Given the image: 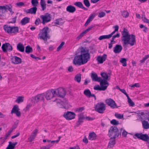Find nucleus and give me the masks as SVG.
Segmentation results:
<instances>
[{"instance_id": "obj_7", "label": "nucleus", "mask_w": 149, "mask_h": 149, "mask_svg": "<svg viewBox=\"0 0 149 149\" xmlns=\"http://www.w3.org/2000/svg\"><path fill=\"white\" fill-rule=\"evenodd\" d=\"M100 87L98 85H95L94 87V89L96 90L105 91L109 85V83H108L106 81H102L99 82Z\"/></svg>"}, {"instance_id": "obj_2", "label": "nucleus", "mask_w": 149, "mask_h": 149, "mask_svg": "<svg viewBox=\"0 0 149 149\" xmlns=\"http://www.w3.org/2000/svg\"><path fill=\"white\" fill-rule=\"evenodd\" d=\"M121 34V40L123 46L128 44L133 46L135 44L136 40L135 36L133 34H130L127 29L124 28Z\"/></svg>"}, {"instance_id": "obj_18", "label": "nucleus", "mask_w": 149, "mask_h": 149, "mask_svg": "<svg viewBox=\"0 0 149 149\" xmlns=\"http://www.w3.org/2000/svg\"><path fill=\"white\" fill-rule=\"evenodd\" d=\"M84 113H80L78 115V120L76 123V126L78 127L83 122V120L85 118Z\"/></svg>"}, {"instance_id": "obj_50", "label": "nucleus", "mask_w": 149, "mask_h": 149, "mask_svg": "<svg viewBox=\"0 0 149 149\" xmlns=\"http://www.w3.org/2000/svg\"><path fill=\"white\" fill-rule=\"evenodd\" d=\"M110 123L113 125H117L119 124V122L115 119H113L111 120Z\"/></svg>"}, {"instance_id": "obj_44", "label": "nucleus", "mask_w": 149, "mask_h": 149, "mask_svg": "<svg viewBox=\"0 0 149 149\" xmlns=\"http://www.w3.org/2000/svg\"><path fill=\"white\" fill-rule=\"evenodd\" d=\"M24 97L23 96H19L17 97V99L15 100V102L19 103L23 102L24 101Z\"/></svg>"}, {"instance_id": "obj_22", "label": "nucleus", "mask_w": 149, "mask_h": 149, "mask_svg": "<svg viewBox=\"0 0 149 149\" xmlns=\"http://www.w3.org/2000/svg\"><path fill=\"white\" fill-rule=\"evenodd\" d=\"M12 62L14 64H18L22 62V60L19 57L17 56H14L11 59Z\"/></svg>"}, {"instance_id": "obj_60", "label": "nucleus", "mask_w": 149, "mask_h": 149, "mask_svg": "<svg viewBox=\"0 0 149 149\" xmlns=\"http://www.w3.org/2000/svg\"><path fill=\"white\" fill-rule=\"evenodd\" d=\"M116 43V41H112V40H111V42L109 44V48L110 49H111L112 47L113 44H115Z\"/></svg>"}, {"instance_id": "obj_3", "label": "nucleus", "mask_w": 149, "mask_h": 149, "mask_svg": "<svg viewBox=\"0 0 149 149\" xmlns=\"http://www.w3.org/2000/svg\"><path fill=\"white\" fill-rule=\"evenodd\" d=\"M122 130V128L119 130L117 127L112 126L109 130L108 135L111 138L116 139L121 135Z\"/></svg>"}, {"instance_id": "obj_51", "label": "nucleus", "mask_w": 149, "mask_h": 149, "mask_svg": "<svg viewBox=\"0 0 149 149\" xmlns=\"http://www.w3.org/2000/svg\"><path fill=\"white\" fill-rule=\"evenodd\" d=\"M12 132V130H10L6 134L4 139L3 142H4L5 140L7 138L10 136L11 133Z\"/></svg>"}, {"instance_id": "obj_39", "label": "nucleus", "mask_w": 149, "mask_h": 149, "mask_svg": "<svg viewBox=\"0 0 149 149\" xmlns=\"http://www.w3.org/2000/svg\"><path fill=\"white\" fill-rule=\"evenodd\" d=\"M127 59L124 58H121L120 61V63L122 64L123 66L125 67L127 66Z\"/></svg>"}, {"instance_id": "obj_41", "label": "nucleus", "mask_w": 149, "mask_h": 149, "mask_svg": "<svg viewBox=\"0 0 149 149\" xmlns=\"http://www.w3.org/2000/svg\"><path fill=\"white\" fill-rule=\"evenodd\" d=\"M84 94L88 97H90V95H91V93L90 91L88 89L84 90Z\"/></svg>"}, {"instance_id": "obj_17", "label": "nucleus", "mask_w": 149, "mask_h": 149, "mask_svg": "<svg viewBox=\"0 0 149 149\" xmlns=\"http://www.w3.org/2000/svg\"><path fill=\"white\" fill-rule=\"evenodd\" d=\"M19 106L17 105H15L14 106L11 111V113L15 114L17 116L20 117L21 115L20 112L19 111Z\"/></svg>"}, {"instance_id": "obj_11", "label": "nucleus", "mask_w": 149, "mask_h": 149, "mask_svg": "<svg viewBox=\"0 0 149 149\" xmlns=\"http://www.w3.org/2000/svg\"><path fill=\"white\" fill-rule=\"evenodd\" d=\"M134 136L139 139L145 141H148L149 140V137L146 134H143L142 133H136L135 134L134 136V138H135Z\"/></svg>"}, {"instance_id": "obj_12", "label": "nucleus", "mask_w": 149, "mask_h": 149, "mask_svg": "<svg viewBox=\"0 0 149 149\" xmlns=\"http://www.w3.org/2000/svg\"><path fill=\"white\" fill-rule=\"evenodd\" d=\"M1 48L3 52L6 53L7 51L11 52L13 50L12 46L9 43H5L2 45Z\"/></svg>"}, {"instance_id": "obj_13", "label": "nucleus", "mask_w": 149, "mask_h": 149, "mask_svg": "<svg viewBox=\"0 0 149 149\" xmlns=\"http://www.w3.org/2000/svg\"><path fill=\"white\" fill-rule=\"evenodd\" d=\"M54 89H52L47 91L46 93L45 97L47 100H50L52 99L55 96V94Z\"/></svg>"}, {"instance_id": "obj_38", "label": "nucleus", "mask_w": 149, "mask_h": 149, "mask_svg": "<svg viewBox=\"0 0 149 149\" xmlns=\"http://www.w3.org/2000/svg\"><path fill=\"white\" fill-rule=\"evenodd\" d=\"M115 29V30L112 32L110 34H109V36L111 38L112 36L116 32H118L119 29V26L118 25H116L113 27Z\"/></svg>"}, {"instance_id": "obj_46", "label": "nucleus", "mask_w": 149, "mask_h": 149, "mask_svg": "<svg viewBox=\"0 0 149 149\" xmlns=\"http://www.w3.org/2000/svg\"><path fill=\"white\" fill-rule=\"evenodd\" d=\"M128 99V102L130 106L131 107H133L134 105V102L132 101L131 99L130 98L129 96H128L127 97Z\"/></svg>"}, {"instance_id": "obj_35", "label": "nucleus", "mask_w": 149, "mask_h": 149, "mask_svg": "<svg viewBox=\"0 0 149 149\" xmlns=\"http://www.w3.org/2000/svg\"><path fill=\"white\" fill-rule=\"evenodd\" d=\"M40 4L42 10H45L46 8V4L45 0H40Z\"/></svg>"}, {"instance_id": "obj_20", "label": "nucleus", "mask_w": 149, "mask_h": 149, "mask_svg": "<svg viewBox=\"0 0 149 149\" xmlns=\"http://www.w3.org/2000/svg\"><path fill=\"white\" fill-rule=\"evenodd\" d=\"M107 55L105 54H104L102 56H98L97 58V60L99 63H102L107 59Z\"/></svg>"}, {"instance_id": "obj_34", "label": "nucleus", "mask_w": 149, "mask_h": 149, "mask_svg": "<svg viewBox=\"0 0 149 149\" xmlns=\"http://www.w3.org/2000/svg\"><path fill=\"white\" fill-rule=\"evenodd\" d=\"M94 27V26L93 25H91L87 29L83 31L80 34L83 37L85 35V34L88 32L90 30H91Z\"/></svg>"}, {"instance_id": "obj_57", "label": "nucleus", "mask_w": 149, "mask_h": 149, "mask_svg": "<svg viewBox=\"0 0 149 149\" xmlns=\"http://www.w3.org/2000/svg\"><path fill=\"white\" fill-rule=\"evenodd\" d=\"M16 5L18 7H21L23 6H24V3L22 2H20L18 3H17L16 4Z\"/></svg>"}, {"instance_id": "obj_26", "label": "nucleus", "mask_w": 149, "mask_h": 149, "mask_svg": "<svg viewBox=\"0 0 149 149\" xmlns=\"http://www.w3.org/2000/svg\"><path fill=\"white\" fill-rule=\"evenodd\" d=\"M37 8L36 7H33L29 9L26 10L27 13H31L35 14L37 10Z\"/></svg>"}, {"instance_id": "obj_47", "label": "nucleus", "mask_w": 149, "mask_h": 149, "mask_svg": "<svg viewBox=\"0 0 149 149\" xmlns=\"http://www.w3.org/2000/svg\"><path fill=\"white\" fill-rule=\"evenodd\" d=\"M31 3L34 7H36L38 5L39 3L38 0H31Z\"/></svg>"}, {"instance_id": "obj_55", "label": "nucleus", "mask_w": 149, "mask_h": 149, "mask_svg": "<svg viewBox=\"0 0 149 149\" xmlns=\"http://www.w3.org/2000/svg\"><path fill=\"white\" fill-rule=\"evenodd\" d=\"M17 18V16H16L12 18V21L8 22V24L15 23L16 22Z\"/></svg>"}, {"instance_id": "obj_1", "label": "nucleus", "mask_w": 149, "mask_h": 149, "mask_svg": "<svg viewBox=\"0 0 149 149\" xmlns=\"http://www.w3.org/2000/svg\"><path fill=\"white\" fill-rule=\"evenodd\" d=\"M90 59V54L89 50L81 47L80 54L74 57L73 63L75 65H80L87 63Z\"/></svg>"}, {"instance_id": "obj_63", "label": "nucleus", "mask_w": 149, "mask_h": 149, "mask_svg": "<svg viewBox=\"0 0 149 149\" xmlns=\"http://www.w3.org/2000/svg\"><path fill=\"white\" fill-rule=\"evenodd\" d=\"M128 133L125 130H124L122 133V136L124 137H126Z\"/></svg>"}, {"instance_id": "obj_24", "label": "nucleus", "mask_w": 149, "mask_h": 149, "mask_svg": "<svg viewBox=\"0 0 149 149\" xmlns=\"http://www.w3.org/2000/svg\"><path fill=\"white\" fill-rule=\"evenodd\" d=\"M101 75L103 78V79L101 78V80L100 82L105 81L109 83L107 81L109 80L110 77H109L107 74L105 72H102L101 73Z\"/></svg>"}, {"instance_id": "obj_64", "label": "nucleus", "mask_w": 149, "mask_h": 149, "mask_svg": "<svg viewBox=\"0 0 149 149\" xmlns=\"http://www.w3.org/2000/svg\"><path fill=\"white\" fill-rule=\"evenodd\" d=\"M143 21L144 22L149 24V19H147L146 17H144L143 19H142Z\"/></svg>"}, {"instance_id": "obj_59", "label": "nucleus", "mask_w": 149, "mask_h": 149, "mask_svg": "<svg viewBox=\"0 0 149 149\" xmlns=\"http://www.w3.org/2000/svg\"><path fill=\"white\" fill-rule=\"evenodd\" d=\"M106 14L103 12L99 13L98 17L100 18L102 17L105 15Z\"/></svg>"}, {"instance_id": "obj_8", "label": "nucleus", "mask_w": 149, "mask_h": 149, "mask_svg": "<svg viewBox=\"0 0 149 149\" xmlns=\"http://www.w3.org/2000/svg\"><path fill=\"white\" fill-rule=\"evenodd\" d=\"M55 95L58 97L63 98L66 94L65 89L62 87L54 89Z\"/></svg>"}, {"instance_id": "obj_61", "label": "nucleus", "mask_w": 149, "mask_h": 149, "mask_svg": "<svg viewBox=\"0 0 149 149\" xmlns=\"http://www.w3.org/2000/svg\"><path fill=\"white\" fill-rule=\"evenodd\" d=\"M119 90L120 91H121L125 95H126V96H127V97L128 96V95L126 93L125 90L124 89H121L120 88H119Z\"/></svg>"}, {"instance_id": "obj_32", "label": "nucleus", "mask_w": 149, "mask_h": 149, "mask_svg": "<svg viewBox=\"0 0 149 149\" xmlns=\"http://www.w3.org/2000/svg\"><path fill=\"white\" fill-rule=\"evenodd\" d=\"M96 134L94 132H93L89 134L88 138L90 140H93L96 139Z\"/></svg>"}, {"instance_id": "obj_56", "label": "nucleus", "mask_w": 149, "mask_h": 149, "mask_svg": "<svg viewBox=\"0 0 149 149\" xmlns=\"http://www.w3.org/2000/svg\"><path fill=\"white\" fill-rule=\"evenodd\" d=\"M64 44V42H62L61 43L60 45L57 48V51H59L62 48Z\"/></svg>"}, {"instance_id": "obj_15", "label": "nucleus", "mask_w": 149, "mask_h": 149, "mask_svg": "<svg viewBox=\"0 0 149 149\" xmlns=\"http://www.w3.org/2000/svg\"><path fill=\"white\" fill-rule=\"evenodd\" d=\"M42 19V23L44 24L45 23H47L50 21L51 20V16L50 14L47 13L44 15H41L40 16Z\"/></svg>"}, {"instance_id": "obj_49", "label": "nucleus", "mask_w": 149, "mask_h": 149, "mask_svg": "<svg viewBox=\"0 0 149 149\" xmlns=\"http://www.w3.org/2000/svg\"><path fill=\"white\" fill-rule=\"evenodd\" d=\"M83 2L85 6L88 8L90 6V4L88 0H84Z\"/></svg>"}, {"instance_id": "obj_36", "label": "nucleus", "mask_w": 149, "mask_h": 149, "mask_svg": "<svg viewBox=\"0 0 149 149\" xmlns=\"http://www.w3.org/2000/svg\"><path fill=\"white\" fill-rule=\"evenodd\" d=\"M142 124L143 128L145 129L149 128V124L148 121L144 120L142 122Z\"/></svg>"}, {"instance_id": "obj_6", "label": "nucleus", "mask_w": 149, "mask_h": 149, "mask_svg": "<svg viewBox=\"0 0 149 149\" xmlns=\"http://www.w3.org/2000/svg\"><path fill=\"white\" fill-rule=\"evenodd\" d=\"M3 29L5 31L8 33H16L19 31V28L17 26H10L5 25L3 26Z\"/></svg>"}, {"instance_id": "obj_30", "label": "nucleus", "mask_w": 149, "mask_h": 149, "mask_svg": "<svg viewBox=\"0 0 149 149\" xmlns=\"http://www.w3.org/2000/svg\"><path fill=\"white\" fill-rule=\"evenodd\" d=\"M17 143V142L13 143L11 141L9 142V145L6 149H14Z\"/></svg>"}, {"instance_id": "obj_19", "label": "nucleus", "mask_w": 149, "mask_h": 149, "mask_svg": "<svg viewBox=\"0 0 149 149\" xmlns=\"http://www.w3.org/2000/svg\"><path fill=\"white\" fill-rule=\"evenodd\" d=\"M38 130L37 129H35L29 137L28 138L29 141L31 142L35 138L38 133Z\"/></svg>"}, {"instance_id": "obj_43", "label": "nucleus", "mask_w": 149, "mask_h": 149, "mask_svg": "<svg viewBox=\"0 0 149 149\" xmlns=\"http://www.w3.org/2000/svg\"><path fill=\"white\" fill-rule=\"evenodd\" d=\"M19 123V121L18 120H17L16 122H15L13 125L11 129H10V130H12V131L13 132V131L17 127Z\"/></svg>"}, {"instance_id": "obj_23", "label": "nucleus", "mask_w": 149, "mask_h": 149, "mask_svg": "<svg viewBox=\"0 0 149 149\" xmlns=\"http://www.w3.org/2000/svg\"><path fill=\"white\" fill-rule=\"evenodd\" d=\"M91 78L93 81L100 82L101 80V78L97 76V74L96 73H91Z\"/></svg>"}, {"instance_id": "obj_52", "label": "nucleus", "mask_w": 149, "mask_h": 149, "mask_svg": "<svg viewBox=\"0 0 149 149\" xmlns=\"http://www.w3.org/2000/svg\"><path fill=\"white\" fill-rule=\"evenodd\" d=\"M52 146V145L49 144L46 146H43L40 148V149H49L50 147Z\"/></svg>"}, {"instance_id": "obj_31", "label": "nucleus", "mask_w": 149, "mask_h": 149, "mask_svg": "<svg viewBox=\"0 0 149 149\" xmlns=\"http://www.w3.org/2000/svg\"><path fill=\"white\" fill-rule=\"evenodd\" d=\"M74 5L78 7L81 8L84 10H87V9L85 8L84 6L82 3L80 2H76L74 3Z\"/></svg>"}, {"instance_id": "obj_33", "label": "nucleus", "mask_w": 149, "mask_h": 149, "mask_svg": "<svg viewBox=\"0 0 149 149\" xmlns=\"http://www.w3.org/2000/svg\"><path fill=\"white\" fill-rule=\"evenodd\" d=\"M30 18L26 17L23 18L21 21V23L22 25H24L29 23V22Z\"/></svg>"}, {"instance_id": "obj_16", "label": "nucleus", "mask_w": 149, "mask_h": 149, "mask_svg": "<svg viewBox=\"0 0 149 149\" xmlns=\"http://www.w3.org/2000/svg\"><path fill=\"white\" fill-rule=\"evenodd\" d=\"M105 102L107 104L113 109L118 108L115 102L112 99L109 98L106 100Z\"/></svg>"}, {"instance_id": "obj_58", "label": "nucleus", "mask_w": 149, "mask_h": 149, "mask_svg": "<svg viewBox=\"0 0 149 149\" xmlns=\"http://www.w3.org/2000/svg\"><path fill=\"white\" fill-rule=\"evenodd\" d=\"M120 37V34L119 33H117L116 35L113 36L111 39L112 41H114V39L116 38H119Z\"/></svg>"}, {"instance_id": "obj_27", "label": "nucleus", "mask_w": 149, "mask_h": 149, "mask_svg": "<svg viewBox=\"0 0 149 149\" xmlns=\"http://www.w3.org/2000/svg\"><path fill=\"white\" fill-rule=\"evenodd\" d=\"M17 48L18 51L21 52H24V47L23 44L20 42L17 44Z\"/></svg>"}, {"instance_id": "obj_28", "label": "nucleus", "mask_w": 149, "mask_h": 149, "mask_svg": "<svg viewBox=\"0 0 149 149\" xmlns=\"http://www.w3.org/2000/svg\"><path fill=\"white\" fill-rule=\"evenodd\" d=\"M67 11L71 13H74L76 11L75 7L72 5H69L66 8Z\"/></svg>"}, {"instance_id": "obj_4", "label": "nucleus", "mask_w": 149, "mask_h": 149, "mask_svg": "<svg viewBox=\"0 0 149 149\" xmlns=\"http://www.w3.org/2000/svg\"><path fill=\"white\" fill-rule=\"evenodd\" d=\"M49 28L45 27L41 30L38 35V38L43 40L44 41H47L48 39H49L50 36L48 34L49 32Z\"/></svg>"}, {"instance_id": "obj_62", "label": "nucleus", "mask_w": 149, "mask_h": 149, "mask_svg": "<svg viewBox=\"0 0 149 149\" xmlns=\"http://www.w3.org/2000/svg\"><path fill=\"white\" fill-rule=\"evenodd\" d=\"M129 86L132 88H134L135 87H139V85L138 83H135L132 85H130Z\"/></svg>"}, {"instance_id": "obj_9", "label": "nucleus", "mask_w": 149, "mask_h": 149, "mask_svg": "<svg viewBox=\"0 0 149 149\" xmlns=\"http://www.w3.org/2000/svg\"><path fill=\"white\" fill-rule=\"evenodd\" d=\"M44 97L45 95L43 94H38L34 97H32L31 101L32 104H34L44 100H45Z\"/></svg>"}, {"instance_id": "obj_53", "label": "nucleus", "mask_w": 149, "mask_h": 149, "mask_svg": "<svg viewBox=\"0 0 149 149\" xmlns=\"http://www.w3.org/2000/svg\"><path fill=\"white\" fill-rule=\"evenodd\" d=\"M115 116L117 118L120 119L123 118V115H121L118 113H116L115 115Z\"/></svg>"}, {"instance_id": "obj_37", "label": "nucleus", "mask_w": 149, "mask_h": 149, "mask_svg": "<svg viewBox=\"0 0 149 149\" xmlns=\"http://www.w3.org/2000/svg\"><path fill=\"white\" fill-rule=\"evenodd\" d=\"M33 49L29 46H27L25 48V52L27 54H29L33 52Z\"/></svg>"}, {"instance_id": "obj_14", "label": "nucleus", "mask_w": 149, "mask_h": 149, "mask_svg": "<svg viewBox=\"0 0 149 149\" xmlns=\"http://www.w3.org/2000/svg\"><path fill=\"white\" fill-rule=\"evenodd\" d=\"M75 115L74 112L67 111L64 113L63 116L67 120H70L74 118Z\"/></svg>"}, {"instance_id": "obj_42", "label": "nucleus", "mask_w": 149, "mask_h": 149, "mask_svg": "<svg viewBox=\"0 0 149 149\" xmlns=\"http://www.w3.org/2000/svg\"><path fill=\"white\" fill-rule=\"evenodd\" d=\"M64 22L63 20V19L60 18L56 19V22H55V24H56L62 25Z\"/></svg>"}, {"instance_id": "obj_25", "label": "nucleus", "mask_w": 149, "mask_h": 149, "mask_svg": "<svg viewBox=\"0 0 149 149\" xmlns=\"http://www.w3.org/2000/svg\"><path fill=\"white\" fill-rule=\"evenodd\" d=\"M116 144L115 139L110 138L109 143L108 147V148H113Z\"/></svg>"}, {"instance_id": "obj_10", "label": "nucleus", "mask_w": 149, "mask_h": 149, "mask_svg": "<svg viewBox=\"0 0 149 149\" xmlns=\"http://www.w3.org/2000/svg\"><path fill=\"white\" fill-rule=\"evenodd\" d=\"M106 109V105L103 102L98 103L96 105L95 107V111L100 113H104Z\"/></svg>"}, {"instance_id": "obj_21", "label": "nucleus", "mask_w": 149, "mask_h": 149, "mask_svg": "<svg viewBox=\"0 0 149 149\" xmlns=\"http://www.w3.org/2000/svg\"><path fill=\"white\" fill-rule=\"evenodd\" d=\"M123 49V47L121 45H116L113 48V52L116 54L120 53Z\"/></svg>"}, {"instance_id": "obj_45", "label": "nucleus", "mask_w": 149, "mask_h": 149, "mask_svg": "<svg viewBox=\"0 0 149 149\" xmlns=\"http://www.w3.org/2000/svg\"><path fill=\"white\" fill-rule=\"evenodd\" d=\"M110 38L109 36V35H105L100 36L98 38V39L100 40H102L104 39H109Z\"/></svg>"}, {"instance_id": "obj_40", "label": "nucleus", "mask_w": 149, "mask_h": 149, "mask_svg": "<svg viewBox=\"0 0 149 149\" xmlns=\"http://www.w3.org/2000/svg\"><path fill=\"white\" fill-rule=\"evenodd\" d=\"M81 75L79 74L77 75L74 77V80L78 83H80L81 79Z\"/></svg>"}, {"instance_id": "obj_54", "label": "nucleus", "mask_w": 149, "mask_h": 149, "mask_svg": "<svg viewBox=\"0 0 149 149\" xmlns=\"http://www.w3.org/2000/svg\"><path fill=\"white\" fill-rule=\"evenodd\" d=\"M148 58H149V54L145 56L143 58L142 60H140V62L141 63H144L145 61Z\"/></svg>"}, {"instance_id": "obj_5", "label": "nucleus", "mask_w": 149, "mask_h": 149, "mask_svg": "<svg viewBox=\"0 0 149 149\" xmlns=\"http://www.w3.org/2000/svg\"><path fill=\"white\" fill-rule=\"evenodd\" d=\"M13 6L10 4L7 5L5 6H0V16L2 17L3 16V14L8 10L11 15H13L14 12L13 11Z\"/></svg>"}, {"instance_id": "obj_29", "label": "nucleus", "mask_w": 149, "mask_h": 149, "mask_svg": "<svg viewBox=\"0 0 149 149\" xmlns=\"http://www.w3.org/2000/svg\"><path fill=\"white\" fill-rule=\"evenodd\" d=\"M54 101L56 102L57 103L60 104L62 105H64L67 104L68 103L67 101L65 100H63V101L59 99H56Z\"/></svg>"}, {"instance_id": "obj_48", "label": "nucleus", "mask_w": 149, "mask_h": 149, "mask_svg": "<svg viewBox=\"0 0 149 149\" xmlns=\"http://www.w3.org/2000/svg\"><path fill=\"white\" fill-rule=\"evenodd\" d=\"M122 15L123 17L125 18L129 16V13L126 11H124L122 12Z\"/></svg>"}]
</instances>
